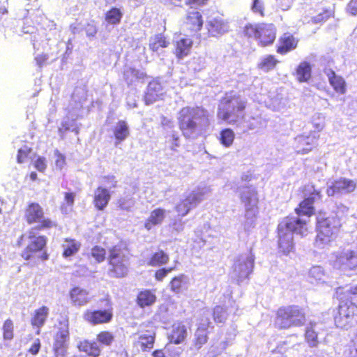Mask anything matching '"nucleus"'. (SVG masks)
Masks as SVG:
<instances>
[{"label":"nucleus","instance_id":"obj_1","mask_svg":"<svg viewBox=\"0 0 357 357\" xmlns=\"http://www.w3.org/2000/svg\"><path fill=\"white\" fill-rule=\"evenodd\" d=\"M296 215L283 218L278 225V247L284 255L294 248V234L301 236L307 234V222L312 215V196L310 194L295 209Z\"/></svg>","mask_w":357,"mask_h":357},{"label":"nucleus","instance_id":"obj_2","mask_svg":"<svg viewBox=\"0 0 357 357\" xmlns=\"http://www.w3.org/2000/svg\"><path fill=\"white\" fill-rule=\"evenodd\" d=\"M178 120L183 136L192 139L200 136L208 125L206 111L198 107L182 108L178 113Z\"/></svg>","mask_w":357,"mask_h":357},{"label":"nucleus","instance_id":"obj_3","mask_svg":"<svg viewBox=\"0 0 357 357\" xmlns=\"http://www.w3.org/2000/svg\"><path fill=\"white\" fill-rule=\"evenodd\" d=\"M245 102L239 96L227 93L220 100L218 118L229 124H235L244 116Z\"/></svg>","mask_w":357,"mask_h":357},{"label":"nucleus","instance_id":"obj_4","mask_svg":"<svg viewBox=\"0 0 357 357\" xmlns=\"http://www.w3.org/2000/svg\"><path fill=\"white\" fill-rule=\"evenodd\" d=\"M240 199L245 206V220L243 222V230L249 235L256 226L257 213L258 212V198L257 191L252 187H243L240 191Z\"/></svg>","mask_w":357,"mask_h":357},{"label":"nucleus","instance_id":"obj_5","mask_svg":"<svg viewBox=\"0 0 357 357\" xmlns=\"http://www.w3.org/2000/svg\"><path fill=\"white\" fill-rule=\"evenodd\" d=\"M339 226V221L334 217H326L325 214H319L317 217V237L315 245L321 249L324 248L331 242L332 234Z\"/></svg>","mask_w":357,"mask_h":357},{"label":"nucleus","instance_id":"obj_6","mask_svg":"<svg viewBox=\"0 0 357 357\" xmlns=\"http://www.w3.org/2000/svg\"><path fill=\"white\" fill-rule=\"evenodd\" d=\"M305 314L298 306L280 307L276 314L275 326L279 328H289L304 324Z\"/></svg>","mask_w":357,"mask_h":357},{"label":"nucleus","instance_id":"obj_7","mask_svg":"<svg viewBox=\"0 0 357 357\" xmlns=\"http://www.w3.org/2000/svg\"><path fill=\"white\" fill-rule=\"evenodd\" d=\"M109 274L114 278H123L128 272L129 259L121 248L115 245L109 250Z\"/></svg>","mask_w":357,"mask_h":357},{"label":"nucleus","instance_id":"obj_8","mask_svg":"<svg viewBox=\"0 0 357 357\" xmlns=\"http://www.w3.org/2000/svg\"><path fill=\"white\" fill-rule=\"evenodd\" d=\"M255 264V256L251 252L236 257L232 266L231 278L240 284L252 273Z\"/></svg>","mask_w":357,"mask_h":357},{"label":"nucleus","instance_id":"obj_9","mask_svg":"<svg viewBox=\"0 0 357 357\" xmlns=\"http://www.w3.org/2000/svg\"><path fill=\"white\" fill-rule=\"evenodd\" d=\"M208 192L210 189L208 187L198 188L192 190L176 206V211L181 217L185 216L190 210L204 200L205 195Z\"/></svg>","mask_w":357,"mask_h":357},{"label":"nucleus","instance_id":"obj_10","mask_svg":"<svg viewBox=\"0 0 357 357\" xmlns=\"http://www.w3.org/2000/svg\"><path fill=\"white\" fill-rule=\"evenodd\" d=\"M25 218L29 224L38 223V225L32 230L49 229L55 226L54 222L44 217L43 209L37 203H31L28 206L25 211Z\"/></svg>","mask_w":357,"mask_h":357},{"label":"nucleus","instance_id":"obj_11","mask_svg":"<svg viewBox=\"0 0 357 357\" xmlns=\"http://www.w3.org/2000/svg\"><path fill=\"white\" fill-rule=\"evenodd\" d=\"M339 315L335 317L337 327L347 328L357 322V305L353 302L342 301L339 305Z\"/></svg>","mask_w":357,"mask_h":357},{"label":"nucleus","instance_id":"obj_12","mask_svg":"<svg viewBox=\"0 0 357 357\" xmlns=\"http://www.w3.org/2000/svg\"><path fill=\"white\" fill-rule=\"evenodd\" d=\"M356 187V180L341 177L331 183V185L327 188L326 192L329 197L340 195H347L354 192Z\"/></svg>","mask_w":357,"mask_h":357},{"label":"nucleus","instance_id":"obj_13","mask_svg":"<svg viewBox=\"0 0 357 357\" xmlns=\"http://www.w3.org/2000/svg\"><path fill=\"white\" fill-rule=\"evenodd\" d=\"M113 318L112 308L99 310H86L84 319L92 325L109 323Z\"/></svg>","mask_w":357,"mask_h":357},{"label":"nucleus","instance_id":"obj_14","mask_svg":"<svg viewBox=\"0 0 357 357\" xmlns=\"http://www.w3.org/2000/svg\"><path fill=\"white\" fill-rule=\"evenodd\" d=\"M29 237L31 238L30 243L22 253V257L25 260H29L35 254L40 252L47 243V239L45 236H39L36 237L33 230L30 232Z\"/></svg>","mask_w":357,"mask_h":357},{"label":"nucleus","instance_id":"obj_15","mask_svg":"<svg viewBox=\"0 0 357 357\" xmlns=\"http://www.w3.org/2000/svg\"><path fill=\"white\" fill-rule=\"evenodd\" d=\"M335 266L343 269H353L357 267V252L344 250L336 255Z\"/></svg>","mask_w":357,"mask_h":357},{"label":"nucleus","instance_id":"obj_16","mask_svg":"<svg viewBox=\"0 0 357 357\" xmlns=\"http://www.w3.org/2000/svg\"><path fill=\"white\" fill-rule=\"evenodd\" d=\"M207 29L213 37H218L229 31L228 22L221 16L210 17L207 22Z\"/></svg>","mask_w":357,"mask_h":357},{"label":"nucleus","instance_id":"obj_17","mask_svg":"<svg viewBox=\"0 0 357 357\" xmlns=\"http://www.w3.org/2000/svg\"><path fill=\"white\" fill-rule=\"evenodd\" d=\"M164 94V89L160 82L154 79L149 82L144 96L146 105H151Z\"/></svg>","mask_w":357,"mask_h":357},{"label":"nucleus","instance_id":"obj_18","mask_svg":"<svg viewBox=\"0 0 357 357\" xmlns=\"http://www.w3.org/2000/svg\"><path fill=\"white\" fill-rule=\"evenodd\" d=\"M275 27L272 24H259V36L257 40L264 45L272 44L275 38Z\"/></svg>","mask_w":357,"mask_h":357},{"label":"nucleus","instance_id":"obj_19","mask_svg":"<svg viewBox=\"0 0 357 357\" xmlns=\"http://www.w3.org/2000/svg\"><path fill=\"white\" fill-rule=\"evenodd\" d=\"M165 217V209L158 208L153 210L144 222V228L148 231L151 230L154 227L161 225Z\"/></svg>","mask_w":357,"mask_h":357},{"label":"nucleus","instance_id":"obj_20","mask_svg":"<svg viewBox=\"0 0 357 357\" xmlns=\"http://www.w3.org/2000/svg\"><path fill=\"white\" fill-rule=\"evenodd\" d=\"M111 198L109 190L102 187H98L94 192L93 204L98 210H103L108 204Z\"/></svg>","mask_w":357,"mask_h":357},{"label":"nucleus","instance_id":"obj_21","mask_svg":"<svg viewBox=\"0 0 357 357\" xmlns=\"http://www.w3.org/2000/svg\"><path fill=\"white\" fill-rule=\"evenodd\" d=\"M113 133L115 137V145L126 140L130 135L129 126L124 120H119L113 128Z\"/></svg>","mask_w":357,"mask_h":357},{"label":"nucleus","instance_id":"obj_22","mask_svg":"<svg viewBox=\"0 0 357 357\" xmlns=\"http://www.w3.org/2000/svg\"><path fill=\"white\" fill-rule=\"evenodd\" d=\"M186 335L187 329L185 326L181 323H177L172 326L171 333L168 337L171 343L178 344L185 339Z\"/></svg>","mask_w":357,"mask_h":357},{"label":"nucleus","instance_id":"obj_23","mask_svg":"<svg viewBox=\"0 0 357 357\" xmlns=\"http://www.w3.org/2000/svg\"><path fill=\"white\" fill-rule=\"evenodd\" d=\"M155 342V333L146 331L139 335L137 346L142 351H149L153 347Z\"/></svg>","mask_w":357,"mask_h":357},{"label":"nucleus","instance_id":"obj_24","mask_svg":"<svg viewBox=\"0 0 357 357\" xmlns=\"http://www.w3.org/2000/svg\"><path fill=\"white\" fill-rule=\"evenodd\" d=\"M326 73L327 74L329 82L333 87L334 90L341 94L345 93L346 83L344 79L342 77L337 76L332 70H327Z\"/></svg>","mask_w":357,"mask_h":357},{"label":"nucleus","instance_id":"obj_25","mask_svg":"<svg viewBox=\"0 0 357 357\" xmlns=\"http://www.w3.org/2000/svg\"><path fill=\"white\" fill-rule=\"evenodd\" d=\"M87 291L79 287L73 288L70 292V299L75 305L82 306L89 302Z\"/></svg>","mask_w":357,"mask_h":357},{"label":"nucleus","instance_id":"obj_26","mask_svg":"<svg viewBox=\"0 0 357 357\" xmlns=\"http://www.w3.org/2000/svg\"><path fill=\"white\" fill-rule=\"evenodd\" d=\"M49 313L50 309L46 306H42L35 310L33 317L31 319V324L38 328V333H39L40 328L44 326Z\"/></svg>","mask_w":357,"mask_h":357},{"label":"nucleus","instance_id":"obj_27","mask_svg":"<svg viewBox=\"0 0 357 357\" xmlns=\"http://www.w3.org/2000/svg\"><path fill=\"white\" fill-rule=\"evenodd\" d=\"M77 347L80 351L86 353L87 355L98 357L100 354V349L96 342H90L89 340L81 341Z\"/></svg>","mask_w":357,"mask_h":357},{"label":"nucleus","instance_id":"obj_28","mask_svg":"<svg viewBox=\"0 0 357 357\" xmlns=\"http://www.w3.org/2000/svg\"><path fill=\"white\" fill-rule=\"evenodd\" d=\"M146 74L135 68L126 66L123 70V79L128 85H131L135 82L144 79Z\"/></svg>","mask_w":357,"mask_h":357},{"label":"nucleus","instance_id":"obj_29","mask_svg":"<svg viewBox=\"0 0 357 357\" xmlns=\"http://www.w3.org/2000/svg\"><path fill=\"white\" fill-rule=\"evenodd\" d=\"M63 257L68 258L75 255L81 247V243L72 238H66L62 243Z\"/></svg>","mask_w":357,"mask_h":357},{"label":"nucleus","instance_id":"obj_30","mask_svg":"<svg viewBox=\"0 0 357 357\" xmlns=\"http://www.w3.org/2000/svg\"><path fill=\"white\" fill-rule=\"evenodd\" d=\"M68 324H65L55 335L53 347H68Z\"/></svg>","mask_w":357,"mask_h":357},{"label":"nucleus","instance_id":"obj_31","mask_svg":"<svg viewBox=\"0 0 357 357\" xmlns=\"http://www.w3.org/2000/svg\"><path fill=\"white\" fill-rule=\"evenodd\" d=\"M297 46V41L295 38L291 35L284 34L281 38V45L278 47L277 52L284 54L288 52L295 49Z\"/></svg>","mask_w":357,"mask_h":357},{"label":"nucleus","instance_id":"obj_32","mask_svg":"<svg viewBox=\"0 0 357 357\" xmlns=\"http://www.w3.org/2000/svg\"><path fill=\"white\" fill-rule=\"evenodd\" d=\"M155 301V295L150 290L140 291L137 298V304L142 308L153 305Z\"/></svg>","mask_w":357,"mask_h":357},{"label":"nucleus","instance_id":"obj_33","mask_svg":"<svg viewBox=\"0 0 357 357\" xmlns=\"http://www.w3.org/2000/svg\"><path fill=\"white\" fill-rule=\"evenodd\" d=\"M192 41L190 38H181L176 43V55L178 59L187 56L192 47Z\"/></svg>","mask_w":357,"mask_h":357},{"label":"nucleus","instance_id":"obj_34","mask_svg":"<svg viewBox=\"0 0 357 357\" xmlns=\"http://www.w3.org/2000/svg\"><path fill=\"white\" fill-rule=\"evenodd\" d=\"M188 278L184 275H181L174 278L171 282L170 287L172 291L178 294L188 288Z\"/></svg>","mask_w":357,"mask_h":357},{"label":"nucleus","instance_id":"obj_35","mask_svg":"<svg viewBox=\"0 0 357 357\" xmlns=\"http://www.w3.org/2000/svg\"><path fill=\"white\" fill-rule=\"evenodd\" d=\"M168 45L169 42L162 34H157L149 40L150 49L154 52H158L160 48L167 47Z\"/></svg>","mask_w":357,"mask_h":357},{"label":"nucleus","instance_id":"obj_36","mask_svg":"<svg viewBox=\"0 0 357 357\" xmlns=\"http://www.w3.org/2000/svg\"><path fill=\"white\" fill-rule=\"evenodd\" d=\"M123 17V13L119 8L116 7L108 10L105 14V21L110 24H119Z\"/></svg>","mask_w":357,"mask_h":357},{"label":"nucleus","instance_id":"obj_37","mask_svg":"<svg viewBox=\"0 0 357 357\" xmlns=\"http://www.w3.org/2000/svg\"><path fill=\"white\" fill-rule=\"evenodd\" d=\"M311 75V66L309 63L302 62L299 64L296 70L297 79L299 82H305Z\"/></svg>","mask_w":357,"mask_h":357},{"label":"nucleus","instance_id":"obj_38","mask_svg":"<svg viewBox=\"0 0 357 357\" xmlns=\"http://www.w3.org/2000/svg\"><path fill=\"white\" fill-rule=\"evenodd\" d=\"M278 61L272 55H267L261 59L258 67L259 69L264 72H268L273 70Z\"/></svg>","mask_w":357,"mask_h":357},{"label":"nucleus","instance_id":"obj_39","mask_svg":"<svg viewBox=\"0 0 357 357\" xmlns=\"http://www.w3.org/2000/svg\"><path fill=\"white\" fill-rule=\"evenodd\" d=\"M212 313L208 308L202 309L199 312L198 328L207 330L208 328L212 324L210 321V317Z\"/></svg>","mask_w":357,"mask_h":357},{"label":"nucleus","instance_id":"obj_40","mask_svg":"<svg viewBox=\"0 0 357 357\" xmlns=\"http://www.w3.org/2000/svg\"><path fill=\"white\" fill-rule=\"evenodd\" d=\"M235 134L230 128H225L220 133V142L225 147H229L234 142Z\"/></svg>","mask_w":357,"mask_h":357},{"label":"nucleus","instance_id":"obj_41","mask_svg":"<svg viewBox=\"0 0 357 357\" xmlns=\"http://www.w3.org/2000/svg\"><path fill=\"white\" fill-rule=\"evenodd\" d=\"M169 260L168 255L160 250L155 252L150 259L148 264L152 266H161L165 264Z\"/></svg>","mask_w":357,"mask_h":357},{"label":"nucleus","instance_id":"obj_42","mask_svg":"<svg viewBox=\"0 0 357 357\" xmlns=\"http://www.w3.org/2000/svg\"><path fill=\"white\" fill-rule=\"evenodd\" d=\"M166 143L169 145V149L176 151V149L180 146V139L177 132L172 131L169 135L165 136Z\"/></svg>","mask_w":357,"mask_h":357},{"label":"nucleus","instance_id":"obj_43","mask_svg":"<svg viewBox=\"0 0 357 357\" xmlns=\"http://www.w3.org/2000/svg\"><path fill=\"white\" fill-rule=\"evenodd\" d=\"M195 337V346L197 349H199L207 342L208 337L206 330L197 328Z\"/></svg>","mask_w":357,"mask_h":357},{"label":"nucleus","instance_id":"obj_44","mask_svg":"<svg viewBox=\"0 0 357 357\" xmlns=\"http://www.w3.org/2000/svg\"><path fill=\"white\" fill-rule=\"evenodd\" d=\"M3 337L5 340H11L13 338V323L10 319L5 321L3 325Z\"/></svg>","mask_w":357,"mask_h":357},{"label":"nucleus","instance_id":"obj_45","mask_svg":"<svg viewBox=\"0 0 357 357\" xmlns=\"http://www.w3.org/2000/svg\"><path fill=\"white\" fill-rule=\"evenodd\" d=\"M317 15L314 17V23H321L326 22L332 15V10L326 8L317 9Z\"/></svg>","mask_w":357,"mask_h":357},{"label":"nucleus","instance_id":"obj_46","mask_svg":"<svg viewBox=\"0 0 357 357\" xmlns=\"http://www.w3.org/2000/svg\"><path fill=\"white\" fill-rule=\"evenodd\" d=\"M91 255L97 262L100 263L105 259L106 251L100 246L96 245L91 249Z\"/></svg>","mask_w":357,"mask_h":357},{"label":"nucleus","instance_id":"obj_47","mask_svg":"<svg viewBox=\"0 0 357 357\" xmlns=\"http://www.w3.org/2000/svg\"><path fill=\"white\" fill-rule=\"evenodd\" d=\"M75 193L73 192H65L64 200L67 206L62 204L61 210L63 213H68L71 210L72 206L74 204L75 201Z\"/></svg>","mask_w":357,"mask_h":357},{"label":"nucleus","instance_id":"obj_48","mask_svg":"<svg viewBox=\"0 0 357 357\" xmlns=\"http://www.w3.org/2000/svg\"><path fill=\"white\" fill-rule=\"evenodd\" d=\"M213 315L215 322L222 323L226 320L227 314L222 306L218 305L214 308Z\"/></svg>","mask_w":357,"mask_h":357},{"label":"nucleus","instance_id":"obj_49","mask_svg":"<svg viewBox=\"0 0 357 357\" xmlns=\"http://www.w3.org/2000/svg\"><path fill=\"white\" fill-rule=\"evenodd\" d=\"M188 20L193 24L194 29L199 30L203 24V20L202 15L196 11L192 12L188 17Z\"/></svg>","mask_w":357,"mask_h":357},{"label":"nucleus","instance_id":"obj_50","mask_svg":"<svg viewBox=\"0 0 357 357\" xmlns=\"http://www.w3.org/2000/svg\"><path fill=\"white\" fill-rule=\"evenodd\" d=\"M287 100L280 97L279 95L273 98L271 100L273 109L276 111H280L286 107Z\"/></svg>","mask_w":357,"mask_h":357},{"label":"nucleus","instance_id":"obj_51","mask_svg":"<svg viewBox=\"0 0 357 357\" xmlns=\"http://www.w3.org/2000/svg\"><path fill=\"white\" fill-rule=\"evenodd\" d=\"M114 335L108 331L101 332L97 336L98 341L106 346H109L114 341Z\"/></svg>","mask_w":357,"mask_h":357},{"label":"nucleus","instance_id":"obj_52","mask_svg":"<svg viewBox=\"0 0 357 357\" xmlns=\"http://www.w3.org/2000/svg\"><path fill=\"white\" fill-rule=\"evenodd\" d=\"M31 148L26 146H24L18 150L17 155V161L18 163H24L26 161L29 153Z\"/></svg>","mask_w":357,"mask_h":357},{"label":"nucleus","instance_id":"obj_53","mask_svg":"<svg viewBox=\"0 0 357 357\" xmlns=\"http://www.w3.org/2000/svg\"><path fill=\"white\" fill-rule=\"evenodd\" d=\"M259 24L258 25H249L246 26L244 30L245 34L248 37H254L257 39L259 36Z\"/></svg>","mask_w":357,"mask_h":357},{"label":"nucleus","instance_id":"obj_54","mask_svg":"<svg viewBox=\"0 0 357 357\" xmlns=\"http://www.w3.org/2000/svg\"><path fill=\"white\" fill-rule=\"evenodd\" d=\"M252 10L255 13H259L264 16V4L261 0H252Z\"/></svg>","mask_w":357,"mask_h":357},{"label":"nucleus","instance_id":"obj_55","mask_svg":"<svg viewBox=\"0 0 357 357\" xmlns=\"http://www.w3.org/2000/svg\"><path fill=\"white\" fill-rule=\"evenodd\" d=\"M324 119L325 118L321 114H317V122H314V132H315L316 130L320 131L324 128L325 125Z\"/></svg>","mask_w":357,"mask_h":357},{"label":"nucleus","instance_id":"obj_56","mask_svg":"<svg viewBox=\"0 0 357 357\" xmlns=\"http://www.w3.org/2000/svg\"><path fill=\"white\" fill-rule=\"evenodd\" d=\"M34 166L39 172H44L47 167L45 158L44 157H38L35 161Z\"/></svg>","mask_w":357,"mask_h":357},{"label":"nucleus","instance_id":"obj_57","mask_svg":"<svg viewBox=\"0 0 357 357\" xmlns=\"http://www.w3.org/2000/svg\"><path fill=\"white\" fill-rule=\"evenodd\" d=\"M347 13L353 16L357 15V0H351L346 8Z\"/></svg>","mask_w":357,"mask_h":357},{"label":"nucleus","instance_id":"obj_58","mask_svg":"<svg viewBox=\"0 0 357 357\" xmlns=\"http://www.w3.org/2000/svg\"><path fill=\"white\" fill-rule=\"evenodd\" d=\"M85 31L89 37H93L97 33L96 26L92 23H88L85 27Z\"/></svg>","mask_w":357,"mask_h":357},{"label":"nucleus","instance_id":"obj_59","mask_svg":"<svg viewBox=\"0 0 357 357\" xmlns=\"http://www.w3.org/2000/svg\"><path fill=\"white\" fill-rule=\"evenodd\" d=\"M172 268H161L158 270L155 274V279L158 281H162L168 273L172 271Z\"/></svg>","mask_w":357,"mask_h":357},{"label":"nucleus","instance_id":"obj_60","mask_svg":"<svg viewBox=\"0 0 357 357\" xmlns=\"http://www.w3.org/2000/svg\"><path fill=\"white\" fill-rule=\"evenodd\" d=\"M55 155L57 157V158L55 161L56 166L58 168L61 169L65 164V156L63 154H61V153H59V151L58 150L55 151Z\"/></svg>","mask_w":357,"mask_h":357},{"label":"nucleus","instance_id":"obj_61","mask_svg":"<svg viewBox=\"0 0 357 357\" xmlns=\"http://www.w3.org/2000/svg\"><path fill=\"white\" fill-rule=\"evenodd\" d=\"M40 349V341L39 339H36L34 340L31 347L29 349V352L33 355L37 354Z\"/></svg>","mask_w":357,"mask_h":357},{"label":"nucleus","instance_id":"obj_62","mask_svg":"<svg viewBox=\"0 0 357 357\" xmlns=\"http://www.w3.org/2000/svg\"><path fill=\"white\" fill-rule=\"evenodd\" d=\"M68 347H53L55 357H66Z\"/></svg>","mask_w":357,"mask_h":357},{"label":"nucleus","instance_id":"obj_63","mask_svg":"<svg viewBox=\"0 0 357 357\" xmlns=\"http://www.w3.org/2000/svg\"><path fill=\"white\" fill-rule=\"evenodd\" d=\"M324 271L323 268L319 266H314V278L317 280H321V277L324 275Z\"/></svg>","mask_w":357,"mask_h":357},{"label":"nucleus","instance_id":"obj_64","mask_svg":"<svg viewBox=\"0 0 357 357\" xmlns=\"http://www.w3.org/2000/svg\"><path fill=\"white\" fill-rule=\"evenodd\" d=\"M172 228L176 230V231L179 232L183 229V222H182L181 219H179L178 220H175L172 225Z\"/></svg>","mask_w":357,"mask_h":357}]
</instances>
